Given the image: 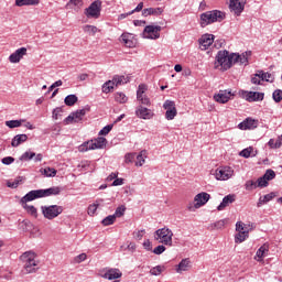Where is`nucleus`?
Listing matches in <instances>:
<instances>
[{
    "label": "nucleus",
    "instance_id": "1",
    "mask_svg": "<svg viewBox=\"0 0 282 282\" xmlns=\"http://www.w3.org/2000/svg\"><path fill=\"white\" fill-rule=\"evenodd\" d=\"M248 56L250 52L230 53L228 51H219L216 55L215 69H220V72H228L234 65H248Z\"/></svg>",
    "mask_w": 282,
    "mask_h": 282
},
{
    "label": "nucleus",
    "instance_id": "2",
    "mask_svg": "<svg viewBox=\"0 0 282 282\" xmlns=\"http://www.w3.org/2000/svg\"><path fill=\"white\" fill-rule=\"evenodd\" d=\"M61 191L62 189L58 186H53L46 189H34L25 194L20 199V204L22 208H24V210H26V213L31 215V217L36 218L39 217V210L36 209V207H34V205H28V202H34V199H41L43 197H52V195H61Z\"/></svg>",
    "mask_w": 282,
    "mask_h": 282
},
{
    "label": "nucleus",
    "instance_id": "3",
    "mask_svg": "<svg viewBox=\"0 0 282 282\" xmlns=\"http://www.w3.org/2000/svg\"><path fill=\"white\" fill-rule=\"evenodd\" d=\"M23 262L22 274H34L39 270V261L36 254L32 251H26L20 257Z\"/></svg>",
    "mask_w": 282,
    "mask_h": 282
},
{
    "label": "nucleus",
    "instance_id": "4",
    "mask_svg": "<svg viewBox=\"0 0 282 282\" xmlns=\"http://www.w3.org/2000/svg\"><path fill=\"white\" fill-rule=\"evenodd\" d=\"M226 19V13L219 10L207 11L200 14V26L206 28L210 23H221Z\"/></svg>",
    "mask_w": 282,
    "mask_h": 282
},
{
    "label": "nucleus",
    "instance_id": "5",
    "mask_svg": "<svg viewBox=\"0 0 282 282\" xmlns=\"http://www.w3.org/2000/svg\"><path fill=\"white\" fill-rule=\"evenodd\" d=\"M154 240L163 246H173V230L169 227H163L154 232Z\"/></svg>",
    "mask_w": 282,
    "mask_h": 282
},
{
    "label": "nucleus",
    "instance_id": "6",
    "mask_svg": "<svg viewBox=\"0 0 282 282\" xmlns=\"http://www.w3.org/2000/svg\"><path fill=\"white\" fill-rule=\"evenodd\" d=\"M105 144H107V139L99 137L97 139L84 142L82 145H79L78 150L80 153H85L87 151H96V149H104Z\"/></svg>",
    "mask_w": 282,
    "mask_h": 282
},
{
    "label": "nucleus",
    "instance_id": "7",
    "mask_svg": "<svg viewBox=\"0 0 282 282\" xmlns=\"http://www.w3.org/2000/svg\"><path fill=\"white\" fill-rule=\"evenodd\" d=\"M42 215L45 219L52 221V219H56L58 215H63V206L61 205H45L41 207Z\"/></svg>",
    "mask_w": 282,
    "mask_h": 282
},
{
    "label": "nucleus",
    "instance_id": "8",
    "mask_svg": "<svg viewBox=\"0 0 282 282\" xmlns=\"http://www.w3.org/2000/svg\"><path fill=\"white\" fill-rule=\"evenodd\" d=\"M214 175L218 182H228L235 175V170L230 166H220L215 170Z\"/></svg>",
    "mask_w": 282,
    "mask_h": 282
},
{
    "label": "nucleus",
    "instance_id": "9",
    "mask_svg": "<svg viewBox=\"0 0 282 282\" xmlns=\"http://www.w3.org/2000/svg\"><path fill=\"white\" fill-rule=\"evenodd\" d=\"M102 10V1L95 0L86 10L85 14L88 19H99Z\"/></svg>",
    "mask_w": 282,
    "mask_h": 282
},
{
    "label": "nucleus",
    "instance_id": "10",
    "mask_svg": "<svg viewBox=\"0 0 282 282\" xmlns=\"http://www.w3.org/2000/svg\"><path fill=\"white\" fill-rule=\"evenodd\" d=\"M147 91H149V86L145 84H141L137 90V100L140 105H144L145 107H151V99L147 96Z\"/></svg>",
    "mask_w": 282,
    "mask_h": 282
},
{
    "label": "nucleus",
    "instance_id": "11",
    "mask_svg": "<svg viewBox=\"0 0 282 282\" xmlns=\"http://www.w3.org/2000/svg\"><path fill=\"white\" fill-rule=\"evenodd\" d=\"M160 32H162V26L160 25H148L143 31V39H151L155 41L160 39Z\"/></svg>",
    "mask_w": 282,
    "mask_h": 282
},
{
    "label": "nucleus",
    "instance_id": "12",
    "mask_svg": "<svg viewBox=\"0 0 282 282\" xmlns=\"http://www.w3.org/2000/svg\"><path fill=\"white\" fill-rule=\"evenodd\" d=\"M163 109H165V118L166 120H175V116H177V108L175 107V101L165 100L163 104Z\"/></svg>",
    "mask_w": 282,
    "mask_h": 282
},
{
    "label": "nucleus",
    "instance_id": "13",
    "mask_svg": "<svg viewBox=\"0 0 282 282\" xmlns=\"http://www.w3.org/2000/svg\"><path fill=\"white\" fill-rule=\"evenodd\" d=\"M87 111H89V108H84L80 110H76L75 112H72L65 120L64 123L72 124L73 122H80L83 118L87 115Z\"/></svg>",
    "mask_w": 282,
    "mask_h": 282
},
{
    "label": "nucleus",
    "instance_id": "14",
    "mask_svg": "<svg viewBox=\"0 0 282 282\" xmlns=\"http://www.w3.org/2000/svg\"><path fill=\"white\" fill-rule=\"evenodd\" d=\"M210 200V194L206 192L198 193L194 197V208H202V206H206L208 202Z\"/></svg>",
    "mask_w": 282,
    "mask_h": 282
},
{
    "label": "nucleus",
    "instance_id": "15",
    "mask_svg": "<svg viewBox=\"0 0 282 282\" xmlns=\"http://www.w3.org/2000/svg\"><path fill=\"white\" fill-rule=\"evenodd\" d=\"M135 116L141 120H151V118H153L155 113H153V110L144 106H138L135 110Z\"/></svg>",
    "mask_w": 282,
    "mask_h": 282
},
{
    "label": "nucleus",
    "instance_id": "16",
    "mask_svg": "<svg viewBox=\"0 0 282 282\" xmlns=\"http://www.w3.org/2000/svg\"><path fill=\"white\" fill-rule=\"evenodd\" d=\"M199 43V50L203 52H206L213 43H215V35L213 34H204L202 37L198 40Z\"/></svg>",
    "mask_w": 282,
    "mask_h": 282
},
{
    "label": "nucleus",
    "instance_id": "17",
    "mask_svg": "<svg viewBox=\"0 0 282 282\" xmlns=\"http://www.w3.org/2000/svg\"><path fill=\"white\" fill-rule=\"evenodd\" d=\"M230 98H232V93L230 90H219L214 95V100L220 105H226Z\"/></svg>",
    "mask_w": 282,
    "mask_h": 282
},
{
    "label": "nucleus",
    "instance_id": "18",
    "mask_svg": "<svg viewBox=\"0 0 282 282\" xmlns=\"http://www.w3.org/2000/svg\"><path fill=\"white\" fill-rule=\"evenodd\" d=\"M259 127V120L247 118L242 122L238 124V129H241V131H248L252 129H257Z\"/></svg>",
    "mask_w": 282,
    "mask_h": 282
},
{
    "label": "nucleus",
    "instance_id": "19",
    "mask_svg": "<svg viewBox=\"0 0 282 282\" xmlns=\"http://www.w3.org/2000/svg\"><path fill=\"white\" fill-rule=\"evenodd\" d=\"M245 8L246 2H243L242 0H230L229 2V9L231 10V12L236 13L237 17H239V14L243 12Z\"/></svg>",
    "mask_w": 282,
    "mask_h": 282
},
{
    "label": "nucleus",
    "instance_id": "20",
    "mask_svg": "<svg viewBox=\"0 0 282 282\" xmlns=\"http://www.w3.org/2000/svg\"><path fill=\"white\" fill-rule=\"evenodd\" d=\"M193 268V262L191 258L182 259L181 262L176 265L175 270L177 274H182V272H188Z\"/></svg>",
    "mask_w": 282,
    "mask_h": 282
},
{
    "label": "nucleus",
    "instance_id": "21",
    "mask_svg": "<svg viewBox=\"0 0 282 282\" xmlns=\"http://www.w3.org/2000/svg\"><path fill=\"white\" fill-rule=\"evenodd\" d=\"M101 276L108 281H116V279L122 278V272L120 269H108L104 274H101Z\"/></svg>",
    "mask_w": 282,
    "mask_h": 282
},
{
    "label": "nucleus",
    "instance_id": "22",
    "mask_svg": "<svg viewBox=\"0 0 282 282\" xmlns=\"http://www.w3.org/2000/svg\"><path fill=\"white\" fill-rule=\"evenodd\" d=\"M25 54H28V48H25V47L18 48L15 52H13L9 56V61L13 64L21 63V58H23L25 56Z\"/></svg>",
    "mask_w": 282,
    "mask_h": 282
},
{
    "label": "nucleus",
    "instance_id": "23",
    "mask_svg": "<svg viewBox=\"0 0 282 282\" xmlns=\"http://www.w3.org/2000/svg\"><path fill=\"white\" fill-rule=\"evenodd\" d=\"M268 252H270V246L269 245H262L256 252L254 260L258 261V263H261L265 257H268Z\"/></svg>",
    "mask_w": 282,
    "mask_h": 282
},
{
    "label": "nucleus",
    "instance_id": "24",
    "mask_svg": "<svg viewBox=\"0 0 282 282\" xmlns=\"http://www.w3.org/2000/svg\"><path fill=\"white\" fill-rule=\"evenodd\" d=\"M264 95L263 93H257V91H245V99L248 102H259L263 100Z\"/></svg>",
    "mask_w": 282,
    "mask_h": 282
},
{
    "label": "nucleus",
    "instance_id": "25",
    "mask_svg": "<svg viewBox=\"0 0 282 282\" xmlns=\"http://www.w3.org/2000/svg\"><path fill=\"white\" fill-rule=\"evenodd\" d=\"M85 2L83 0H69L66 3V10H74V12H80Z\"/></svg>",
    "mask_w": 282,
    "mask_h": 282
},
{
    "label": "nucleus",
    "instance_id": "26",
    "mask_svg": "<svg viewBox=\"0 0 282 282\" xmlns=\"http://www.w3.org/2000/svg\"><path fill=\"white\" fill-rule=\"evenodd\" d=\"M236 199L235 194H229L223 198V202L218 205L217 210H225L230 206V204H234Z\"/></svg>",
    "mask_w": 282,
    "mask_h": 282
},
{
    "label": "nucleus",
    "instance_id": "27",
    "mask_svg": "<svg viewBox=\"0 0 282 282\" xmlns=\"http://www.w3.org/2000/svg\"><path fill=\"white\" fill-rule=\"evenodd\" d=\"M164 12L162 8H148L142 11V17H160Z\"/></svg>",
    "mask_w": 282,
    "mask_h": 282
},
{
    "label": "nucleus",
    "instance_id": "28",
    "mask_svg": "<svg viewBox=\"0 0 282 282\" xmlns=\"http://www.w3.org/2000/svg\"><path fill=\"white\" fill-rule=\"evenodd\" d=\"M121 43H123L126 45V47H134L135 42L133 41V34L123 33L121 35Z\"/></svg>",
    "mask_w": 282,
    "mask_h": 282
},
{
    "label": "nucleus",
    "instance_id": "29",
    "mask_svg": "<svg viewBox=\"0 0 282 282\" xmlns=\"http://www.w3.org/2000/svg\"><path fill=\"white\" fill-rule=\"evenodd\" d=\"M23 142H28V134H18L12 139L11 147H20V144H23Z\"/></svg>",
    "mask_w": 282,
    "mask_h": 282
},
{
    "label": "nucleus",
    "instance_id": "30",
    "mask_svg": "<svg viewBox=\"0 0 282 282\" xmlns=\"http://www.w3.org/2000/svg\"><path fill=\"white\" fill-rule=\"evenodd\" d=\"M274 197H275L274 193H269L264 196H261L257 203L258 208H261L263 204H268V202H272Z\"/></svg>",
    "mask_w": 282,
    "mask_h": 282
},
{
    "label": "nucleus",
    "instance_id": "31",
    "mask_svg": "<svg viewBox=\"0 0 282 282\" xmlns=\"http://www.w3.org/2000/svg\"><path fill=\"white\" fill-rule=\"evenodd\" d=\"M41 0H15V6L18 8H23V6H39Z\"/></svg>",
    "mask_w": 282,
    "mask_h": 282
},
{
    "label": "nucleus",
    "instance_id": "32",
    "mask_svg": "<svg viewBox=\"0 0 282 282\" xmlns=\"http://www.w3.org/2000/svg\"><path fill=\"white\" fill-rule=\"evenodd\" d=\"M249 230L245 231H238V234L235 236L236 243H243L249 237Z\"/></svg>",
    "mask_w": 282,
    "mask_h": 282
},
{
    "label": "nucleus",
    "instance_id": "33",
    "mask_svg": "<svg viewBox=\"0 0 282 282\" xmlns=\"http://www.w3.org/2000/svg\"><path fill=\"white\" fill-rule=\"evenodd\" d=\"M105 200L102 198L97 199L94 204L88 206V215H96V210H98V206H100Z\"/></svg>",
    "mask_w": 282,
    "mask_h": 282
},
{
    "label": "nucleus",
    "instance_id": "34",
    "mask_svg": "<svg viewBox=\"0 0 282 282\" xmlns=\"http://www.w3.org/2000/svg\"><path fill=\"white\" fill-rule=\"evenodd\" d=\"M112 83L118 86V85H127L129 83V77H124L123 75H117L112 78Z\"/></svg>",
    "mask_w": 282,
    "mask_h": 282
},
{
    "label": "nucleus",
    "instance_id": "35",
    "mask_svg": "<svg viewBox=\"0 0 282 282\" xmlns=\"http://www.w3.org/2000/svg\"><path fill=\"white\" fill-rule=\"evenodd\" d=\"M25 122V119H20V120H9L6 121V127H9V129H18V127H21Z\"/></svg>",
    "mask_w": 282,
    "mask_h": 282
},
{
    "label": "nucleus",
    "instance_id": "36",
    "mask_svg": "<svg viewBox=\"0 0 282 282\" xmlns=\"http://www.w3.org/2000/svg\"><path fill=\"white\" fill-rule=\"evenodd\" d=\"M145 160H147V150H142V151L137 155L135 166H143Z\"/></svg>",
    "mask_w": 282,
    "mask_h": 282
},
{
    "label": "nucleus",
    "instance_id": "37",
    "mask_svg": "<svg viewBox=\"0 0 282 282\" xmlns=\"http://www.w3.org/2000/svg\"><path fill=\"white\" fill-rule=\"evenodd\" d=\"M40 173H42V175H45V177H56V169L53 167H46V169H41Z\"/></svg>",
    "mask_w": 282,
    "mask_h": 282
},
{
    "label": "nucleus",
    "instance_id": "38",
    "mask_svg": "<svg viewBox=\"0 0 282 282\" xmlns=\"http://www.w3.org/2000/svg\"><path fill=\"white\" fill-rule=\"evenodd\" d=\"M165 271H166V267H164V265H156V267H153L150 270V274L152 276H160V274H162V272H165Z\"/></svg>",
    "mask_w": 282,
    "mask_h": 282
},
{
    "label": "nucleus",
    "instance_id": "39",
    "mask_svg": "<svg viewBox=\"0 0 282 282\" xmlns=\"http://www.w3.org/2000/svg\"><path fill=\"white\" fill-rule=\"evenodd\" d=\"M64 102L67 107H74L78 102V97L76 95H68L65 97Z\"/></svg>",
    "mask_w": 282,
    "mask_h": 282
},
{
    "label": "nucleus",
    "instance_id": "40",
    "mask_svg": "<svg viewBox=\"0 0 282 282\" xmlns=\"http://www.w3.org/2000/svg\"><path fill=\"white\" fill-rule=\"evenodd\" d=\"M259 76H261V80L265 83H274V76L270 73H265L263 70H259Z\"/></svg>",
    "mask_w": 282,
    "mask_h": 282
},
{
    "label": "nucleus",
    "instance_id": "41",
    "mask_svg": "<svg viewBox=\"0 0 282 282\" xmlns=\"http://www.w3.org/2000/svg\"><path fill=\"white\" fill-rule=\"evenodd\" d=\"M115 100H116V102H119L120 105H124V102H127L129 100V98L127 97V95H124V93H116Z\"/></svg>",
    "mask_w": 282,
    "mask_h": 282
},
{
    "label": "nucleus",
    "instance_id": "42",
    "mask_svg": "<svg viewBox=\"0 0 282 282\" xmlns=\"http://www.w3.org/2000/svg\"><path fill=\"white\" fill-rule=\"evenodd\" d=\"M126 212H127V207L124 205H121L117 207L112 216L115 217V219H118L119 217H123Z\"/></svg>",
    "mask_w": 282,
    "mask_h": 282
},
{
    "label": "nucleus",
    "instance_id": "43",
    "mask_svg": "<svg viewBox=\"0 0 282 282\" xmlns=\"http://www.w3.org/2000/svg\"><path fill=\"white\" fill-rule=\"evenodd\" d=\"M102 226H113L116 224V216L109 215L101 220Z\"/></svg>",
    "mask_w": 282,
    "mask_h": 282
},
{
    "label": "nucleus",
    "instance_id": "44",
    "mask_svg": "<svg viewBox=\"0 0 282 282\" xmlns=\"http://www.w3.org/2000/svg\"><path fill=\"white\" fill-rule=\"evenodd\" d=\"M34 158H36V153L34 152H24L21 156L20 160L22 162H28L30 160H33Z\"/></svg>",
    "mask_w": 282,
    "mask_h": 282
},
{
    "label": "nucleus",
    "instance_id": "45",
    "mask_svg": "<svg viewBox=\"0 0 282 282\" xmlns=\"http://www.w3.org/2000/svg\"><path fill=\"white\" fill-rule=\"evenodd\" d=\"M113 80H108L102 85V93L109 94L113 89Z\"/></svg>",
    "mask_w": 282,
    "mask_h": 282
},
{
    "label": "nucleus",
    "instance_id": "46",
    "mask_svg": "<svg viewBox=\"0 0 282 282\" xmlns=\"http://www.w3.org/2000/svg\"><path fill=\"white\" fill-rule=\"evenodd\" d=\"M84 32H86V34H91V36H94L98 32V28L87 24L84 26Z\"/></svg>",
    "mask_w": 282,
    "mask_h": 282
},
{
    "label": "nucleus",
    "instance_id": "47",
    "mask_svg": "<svg viewBox=\"0 0 282 282\" xmlns=\"http://www.w3.org/2000/svg\"><path fill=\"white\" fill-rule=\"evenodd\" d=\"M133 239H135L137 241H142V237H144V235H147V230L141 229V230H135L133 231Z\"/></svg>",
    "mask_w": 282,
    "mask_h": 282
},
{
    "label": "nucleus",
    "instance_id": "48",
    "mask_svg": "<svg viewBox=\"0 0 282 282\" xmlns=\"http://www.w3.org/2000/svg\"><path fill=\"white\" fill-rule=\"evenodd\" d=\"M245 188L246 191H254V188H259V186L257 185V181H247L245 184Z\"/></svg>",
    "mask_w": 282,
    "mask_h": 282
},
{
    "label": "nucleus",
    "instance_id": "49",
    "mask_svg": "<svg viewBox=\"0 0 282 282\" xmlns=\"http://www.w3.org/2000/svg\"><path fill=\"white\" fill-rule=\"evenodd\" d=\"M21 183V177L15 178L14 181H8V188H19V184Z\"/></svg>",
    "mask_w": 282,
    "mask_h": 282
},
{
    "label": "nucleus",
    "instance_id": "50",
    "mask_svg": "<svg viewBox=\"0 0 282 282\" xmlns=\"http://www.w3.org/2000/svg\"><path fill=\"white\" fill-rule=\"evenodd\" d=\"M61 116H63V108L57 107L53 110V120H61Z\"/></svg>",
    "mask_w": 282,
    "mask_h": 282
},
{
    "label": "nucleus",
    "instance_id": "51",
    "mask_svg": "<svg viewBox=\"0 0 282 282\" xmlns=\"http://www.w3.org/2000/svg\"><path fill=\"white\" fill-rule=\"evenodd\" d=\"M20 228L22 230H24L25 232H30V230H32V223L28 221V220H23L20 225Z\"/></svg>",
    "mask_w": 282,
    "mask_h": 282
},
{
    "label": "nucleus",
    "instance_id": "52",
    "mask_svg": "<svg viewBox=\"0 0 282 282\" xmlns=\"http://www.w3.org/2000/svg\"><path fill=\"white\" fill-rule=\"evenodd\" d=\"M263 177L267 180V182H270V180H274V177H276V173H274L273 170H267Z\"/></svg>",
    "mask_w": 282,
    "mask_h": 282
},
{
    "label": "nucleus",
    "instance_id": "53",
    "mask_svg": "<svg viewBox=\"0 0 282 282\" xmlns=\"http://www.w3.org/2000/svg\"><path fill=\"white\" fill-rule=\"evenodd\" d=\"M228 224V219H221L218 220L214 224V228H216V230H221V228H224V226H226Z\"/></svg>",
    "mask_w": 282,
    "mask_h": 282
},
{
    "label": "nucleus",
    "instance_id": "54",
    "mask_svg": "<svg viewBox=\"0 0 282 282\" xmlns=\"http://www.w3.org/2000/svg\"><path fill=\"white\" fill-rule=\"evenodd\" d=\"M257 182V185H258V188H265V186H268V181L264 176H261L258 178Z\"/></svg>",
    "mask_w": 282,
    "mask_h": 282
},
{
    "label": "nucleus",
    "instance_id": "55",
    "mask_svg": "<svg viewBox=\"0 0 282 282\" xmlns=\"http://www.w3.org/2000/svg\"><path fill=\"white\" fill-rule=\"evenodd\" d=\"M239 155H240L241 158H250V155H252V147H249V148L243 149V150L239 153Z\"/></svg>",
    "mask_w": 282,
    "mask_h": 282
},
{
    "label": "nucleus",
    "instance_id": "56",
    "mask_svg": "<svg viewBox=\"0 0 282 282\" xmlns=\"http://www.w3.org/2000/svg\"><path fill=\"white\" fill-rule=\"evenodd\" d=\"M261 82L263 80L261 79V76L259 75V70H258L251 78V83L252 85H261Z\"/></svg>",
    "mask_w": 282,
    "mask_h": 282
},
{
    "label": "nucleus",
    "instance_id": "57",
    "mask_svg": "<svg viewBox=\"0 0 282 282\" xmlns=\"http://www.w3.org/2000/svg\"><path fill=\"white\" fill-rule=\"evenodd\" d=\"M163 252H166V247L165 245H159L153 249L154 254H162Z\"/></svg>",
    "mask_w": 282,
    "mask_h": 282
},
{
    "label": "nucleus",
    "instance_id": "58",
    "mask_svg": "<svg viewBox=\"0 0 282 282\" xmlns=\"http://www.w3.org/2000/svg\"><path fill=\"white\" fill-rule=\"evenodd\" d=\"M111 129H113V124H108V126L104 127L99 131V135H108V133L111 131Z\"/></svg>",
    "mask_w": 282,
    "mask_h": 282
},
{
    "label": "nucleus",
    "instance_id": "59",
    "mask_svg": "<svg viewBox=\"0 0 282 282\" xmlns=\"http://www.w3.org/2000/svg\"><path fill=\"white\" fill-rule=\"evenodd\" d=\"M272 96H273V100L275 102H281V100H282V90H274Z\"/></svg>",
    "mask_w": 282,
    "mask_h": 282
},
{
    "label": "nucleus",
    "instance_id": "60",
    "mask_svg": "<svg viewBox=\"0 0 282 282\" xmlns=\"http://www.w3.org/2000/svg\"><path fill=\"white\" fill-rule=\"evenodd\" d=\"M236 230H237V232H246V230H248V229L246 228V224L238 221L236 224Z\"/></svg>",
    "mask_w": 282,
    "mask_h": 282
},
{
    "label": "nucleus",
    "instance_id": "61",
    "mask_svg": "<svg viewBox=\"0 0 282 282\" xmlns=\"http://www.w3.org/2000/svg\"><path fill=\"white\" fill-rule=\"evenodd\" d=\"M2 164L6 166H10V164L14 163V158L12 156H6L1 160Z\"/></svg>",
    "mask_w": 282,
    "mask_h": 282
},
{
    "label": "nucleus",
    "instance_id": "62",
    "mask_svg": "<svg viewBox=\"0 0 282 282\" xmlns=\"http://www.w3.org/2000/svg\"><path fill=\"white\" fill-rule=\"evenodd\" d=\"M124 160H126L127 164H131V162H133V160H135V153L126 154Z\"/></svg>",
    "mask_w": 282,
    "mask_h": 282
},
{
    "label": "nucleus",
    "instance_id": "63",
    "mask_svg": "<svg viewBox=\"0 0 282 282\" xmlns=\"http://www.w3.org/2000/svg\"><path fill=\"white\" fill-rule=\"evenodd\" d=\"M87 260V253H80L75 258V263H83V261Z\"/></svg>",
    "mask_w": 282,
    "mask_h": 282
},
{
    "label": "nucleus",
    "instance_id": "64",
    "mask_svg": "<svg viewBox=\"0 0 282 282\" xmlns=\"http://www.w3.org/2000/svg\"><path fill=\"white\" fill-rule=\"evenodd\" d=\"M143 248H144V250H148V251L153 250V245L151 243V240L145 239V240L143 241Z\"/></svg>",
    "mask_w": 282,
    "mask_h": 282
}]
</instances>
